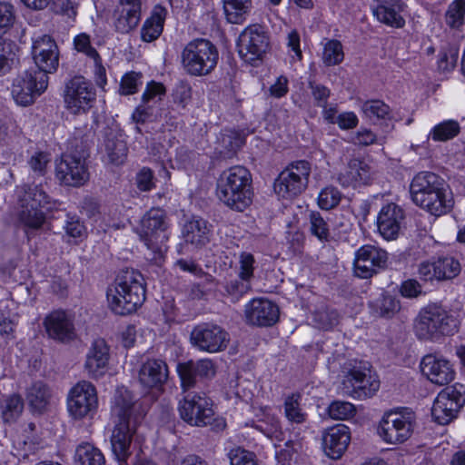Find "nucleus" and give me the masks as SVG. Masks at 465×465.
I'll return each mask as SVG.
<instances>
[{
    "label": "nucleus",
    "instance_id": "nucleus-13",
    "mask_svg": "<svg viewBox=\"0 0 465 465\" xmlns=\"http://www.w3.org/2000/svg\"><path fill=\"white\" fill-rule=\"evenodd\" d=\"M95 100V88L84 76H74L66 83L64 102L65 108L72 114L87 113L94 106Z\"/></svg>",
    "mask_w": 465,
    "mask_h": 465
},
{
    "label": "nucleus",
    "instance_id": "nucleus-47",
    "mask_svg": "<svg viewBox=\"0 0 465 465\" xmlns=\"http://www.w3.org/2000/svg\"><path fill=\"white\" fill-rule=\"evenodd\" d=\"M465 0L452 1L445 13V22L450 28H460L464 24Z\"/></svg>",
    "mask_w": 465,
    "mask_h": 465
},
{
    "label": "nucleus",
    "instance_id": "nucleus-26",
    "mask_svg": "<svg viewBox=\"0 0 465 465\" xmlns=\"http://www.w3.org/2000/svg\"><path fill=\"white\" fill-rule=\"evenodd\" d=\"M404 219V211L394 203L384 205L377 218L378 230L386 240L397 238L401 222Z\"/></svg>",
    "mask_w": 465,
    "mask_h": 465
},
{
    "label": "nucleus",
    "instance_id": "nucleus-55",
    "mask_svg": "<svg viewBox=\"0 0 465 465\" xmlns=\"http://www.w3.org/2000/svg\"><path fill=\"white\" fill-rule=\"evenodd\" d=\"M459 49L455 46H449L441 50L438 59L439 70L445 72L452 70L458 62Z\"/></svg>",
    "mask_w": 465,
    "mask_h": 465
},
{
    "label": "nucleus",
    "instance_id": "nucleus-34",
    "mask_svg": "<svg viewBox=\"0 0 465 465\" xmlns=\"http://www.w3.org/2000/svg\"><path fill=\"white\" fill-rule=\"evenodd\" d=\"M51 398L50 388L41 381L34 382L26 391V401L34 412L43 413L49 405Z\"/></svg>",
    "mask_w": 465,
    "mask_h": 465
},
{
    "label": "nucleus",
    "instance_id": "nucleus-58",
    "mask_svg": "<svg viewBox=\"0 0 465 465\" xmlns=\"http://www.w3.org/2000/svg\"><path fill=\"white\" fill-rule=\"evenodd\" d=\"M64 229L65 233L72 238H82L86 233V228L80 218L70 213L66 214Z\"/></svg>",
    "mask_w": 465,
    "mask_h": 465
},
{
    "label": "nucleus",
    "instance_id": "nucleus-41",
    "mask_svg": "<svg viewBox=\"0 0 465 465\" xmlns=\"http://www.w3.org/2000/svg\"><path fill=\"white\" fill-rule=\"evenodd\" d=\"M41 208H30L22 206L19 213V220L26 228L25 232L29 234L31 230H38L42 227L45 221L44 213Z\"/></svg>",
    "mask_w": 465,
    "mask_h": 465
},
{
    "label": "nucleus",
    "instance_id": "nucleus-11",
    "mask_svg": "<svg viewBox=\"0 0 465 465\" xmlns=\"http://www.w3.org/2000/svg\"><path fill=\"white\" fill-rule=\"evenodd\" d=\"M312 164L306 160L290 163L274 182L275 193L282 198H293L302 194L308 187Z\"/></svg>",
    "mask_w": 465,
    "mask_h": 465
},
{
    "label": "nucleus",
    "instance_id": "nucleus-33",
    "mask_svg": "<svg viewBox=\"0 0 465 465\" xmlns=\"http://www.w3.org/2000/svg\"><path fill=\"white\" fill-rule=\"evenodd\" d=\"M167 14V9L162 5L153 6L150 16L144 20L140 30L143 42H153L162 35Z\"/></svg>",
    "mask_w": 465,
    "mask_h": 465
},
{
    "label": "nucleus",
    "instance_id": "nucleus-2",
    "mask_svg": "<svg viewBox=\"0 0 465 465\" xmlns=\"http://www.w3.org/2000/svg\"><path fill=\"white\" fill-rule=\"evenodd\" d=\"M410 193L417 206L437 217L450 213L454 205L450 185L432 172L418 173L411 182Z\"/></svg>",
    "mask_w": 465,
    "mask_h": 465
},
{
    "label": "nucleus",
    "instance_id": "nucleus-59",
    "mask_svg": "<svg viewBox=\"0 0 465 465\" xmlns=\"http://www.w3.org/2000/svg\"><path fill=\"white\" fill-rule=\"evenodd\" d=\"M228 456L231 465H258L255 454L242 448L231 450Z\"/></svg>",
    "mask_w": 465,
    "mask_h": 465
},
{
    "label": "nucleus",
    "instance_id": "nucleus-27",
    "mask_svg": "<svg viewBox=\"0 0 465 465\" xmlns=\"http://www.w3.org/2000/svg\"><path fill=\"white\" fill-rule=\"evenodd\" d=\"M109 357V347L105 341L94 340L88 350L84 362V370L89 377L98 379L104 376L107 371Z\"/></svg>",
    "mask_w": 465,
    "mask_h": 465
},
{
    "label": "nucleus",
    "instance_id": "nucleus-10",
    "mask_svg": "<svg viewBox=\"0 0 465 465\" xmlns=\"http://www.w3.org/2000/svg\"><path fill=\"white\" fill-rule=\"evenodd\" d=\"M178 411L181 419L189 425L203 427L214 420L215 430H221L226 427L223 419H213L212 402L203 392H187L180 401Z\"/></svg>",
    "mask_w": 465,
    "mask_h": 465
},
{
    "label": "nucleus",
    "instance_id": "nucleus-23",
    "mask_svg": "<svg viewBox=\"0 0 465 465\" xmlns=\"http://www.w3.org/2000/svg\"><path fill=\"white\" fill-rule=\"evenodd\" d=\"M47 335L61 342H70L76 337L73 317L62 310L54 311L44 320Z\"/></svg>",
    "mask_w": 465,
    "mask_h": 465
},
{
    "label": "nucleus",
    "instance_id": "nucleus-45",
    "mask_svg": "<svg viewBox=\"0 0 465 465\" xmlns=\"http://www.w3.org/2000/svg\"><path fill=\"white\" fill-rule=\"evenodd\" d=\"M363 114L370 120L387 119L391 116V109L388 104L381 100L366 101L361 105Z\"/></svg>",
    "mask_w": 465,
    "mask_h": 465
},
{
    "label": "nucleus",
    "instance_id": "nucleus-49",
    "mask_svg": "<svg viewBox=\"0 0 465 465\" xmlns=\"http://www.w3.org/2000/svg\"><path fill=\"white\" fill-rule=\"evenodd\" d=\"M374 306L376 313L385 318H391L401 309L400 302L389 294L380 297Z\"/></svg>",
    "mask_w": 465,
    "mask_h": 465
},
{
    "label": "nucleus",
    "instance_id": "nucleus-1",
    "mask_svg": "<svg viewBox=\"0 0 465 465\" xmlns=\"http://www.w3.org/2000/svg\"><path fill=\"white\" fill-rule=\"evenodd\" d=\"M145 412L133 393L126 388L115 391L112 405L114 430L111 435V448L118 465H156L148 460L135 457L132 460L131 444Z\"/></svg>",
    "mask_w": 465,
    "mask_h": 465
},
{
    "label": "nucleus",
    "instance_id": "nucleus-42",
    "mask_svg": "<svg viewBox=\"0 0 465 465\" xmlns=\"http://www.w3.org/2000/svg\"><path fill=\"white\" fill-rule=\"evenodd\" d=\"M438 271V281L450 280L460 272V264L451 256L440 257L435 261Z\"/></svg>",
    "mask_w": 465,
    "mask_h": 465
},
{
    "label": "nucleus",
    "instance_id": "nucleus-38",
    "mask_svg": "<svg viewBox=\"0 0 465 465\" xmlns=\"http://www.w3.org/2000/svg\"><path fill=\"white\" fill-rule=\"evenodd\" d=\"M76 465H104L105 460L99 449L89 443L79 445L75 451Z\"/></svg>",
    "mask_w": 465,
    "mask_h": 465
},
{
    "label": "nucleus",
    "instance_id": "nucleus-21",
    "mask_svg": "<svg viewBox=\"0 0 465 465\" xmlns=\"http://www.w3.org/2000/svg\"><path fill=\"white\" fill-rule=\"evenodd\" d=\"M177 371L181 379L183 391L193 388L197 379H212L216 373L215 363L210 359H202L197 361H187L177 365Z\"/></svg>",
    "mask_w": 465,
    "mask_h": 465
},
{
    "label": "nucleus",
    "instance_id": "nucleus-30",
    "mask_svg": "<svg viewBox=\"0 0 465 465\" xmlns=\"http://www.w3.org/2000/svg\"><path fill=\"white\" fill-rule=\"evenodd\" d=\"M167 378V364L160 359H148L141 365L138 373L139 382L147 389L162 387Z\"/></svg>",
    "mask_w": 465,
    "mask_h": 465
},
{
    "label": "nucleus",
    "instance_id": "nucleus-9",
    "mask_svg": "<svg viewBox=\"0 0 465 465\" xmlns=\"http://www.w3.org/2000/svg\"><path fill=\"white\" fill-rule=\"evenodd\" d=\"M457 329V320L437 305L423 308L414 325L416 336L424 341H437L440 337L453 334Z\"/></svg>",
    "mask_w": 465,
    "mask_h": 465
},
{
    "label": "nucleus",
    "instance_id": "nucleus-15",
    "mask_svg": "<svg viewBox=\"0 0 465 465\" xmlns=\"http://www.w3.org/2000/svg\"><path fill=\"white\" fill-rule=\"evenodd\" d=\"M237 47L239 55L245 63L255 64L265 54L269 38L262 26L250 25L240 34Z\"/></svg>",
    "mask_w": 465,
    "mask_h": 465
},
{
    "label": "nucleus",
    "instance_id": "nucleus-19",
    "mask_svg": "<svg viewBox=\"0 0 465 465\" xmlns=\"http://www.w3.org/2000/svg\"><path fill=\"white\" fill-rule=\"evenodd\" d=\"M388 253L386 251L365 244L355 252L353 261L354 274L361 279H369L387 265Z\"/></svg>",
    "mask_w": 465,
    "mask_h": 465
},
{
    "label": "nucleus",
    "instance_id": "nucleus-8",
    "mask_svg": "<svg viewBox=\"0 0 465 465\" xmlns=\"http://www.w3.org/2000/svg\"><path fill=\"white\" fill-rule=\"evenodd\" d=\"M218 60L216 46L203 38H196L187 43L181 54L182 66L191 76L210 74L216 67Z\"/></svg>",
    "mask_w": 465,
    "mask_h": 465
},
{
    "label": "nucleus",
    "instance_id": "nucleus-24",
    "mask_svg": "<svg viewBox=\"0 0 465 465\" xmlns=\"http://www.w3.org/2000/svg\"><path fill=\"white\" fill-rule=\"evenodd\" d=\"M279 308L265 298L252 299L245 306V316L249 323L257 326H272L279 319Z\"/></svg>",
    "mask_w": 465,
    "mask_h": 465
},
{
    "label": "nucleus",
    "instance_id": "nucleus-53",
    "mask_svg": "<svg viewBox=\"0 0 465 465\" xmlns=\"http://www.w3.org/2000/svg\"><path fill=\"white\" fill-rule=\"evenodd\" d=\"M313 321L319 329L330 330L339 322V314L336 310L322 309L314 313Z\"/></svg>",
    "mask_w": 465,
    "mask_h": 465
},
{
    "label": "nucleus",
    "instance_id": "nucleus-43",
    "mask_svg": "<svg viewBox=\"0 0 465 465\" xmlns=\"http://www.w3.org/2000/svg\"><path fill=\"white\" fill-rule=\"evenodd\" d=\"M344 59L342 45L340 41L328 40L322 51V62L326 66L340 64Z\"/></svg>",
    "mask_w": 465,
    "mask_h": 465
},
{
    "label": "nucleus",
    "instance_id": "nucleus-16",
    "mask_svg": "<svg viewBox=\"0 0 465 465\" xmlns=\"http://www.w3.org/2000/svg\"><path fill=\"white\" fill-rule=\"evenodd\" d=\"M230 341L229 333L221 326L213 323L196 325L191 332V342L199 351L215 353L224 351Z\"/></svg>",
    "mask_w": 465,
    "mask_h": 465
},
{
    "label": "nucleus",
    "instance_id": "nucleus-46",
    "mask_svg": "<svg viewBox=\"0 0 465 465\" xmlns=\"http://www.w3.org/2000/svg\"><path fill=\"white\" fill-rule=\"evenodd\" d=\"M310 232L321 242L330 240V228L327 221L319 212L312 211L309 214Z\"/></svg>",
    "mask_w": 465,
    "mask_h": 465
},
{
    "label": "nucleus",
    "instance_id": "nucleus-37",
    "mask_svg": "<svg viewBox=\"0 0 465 465\" xmlns=\"http://www.w3.org/2000/svg\"><path fill=\"white\" fill-rule=\"evenodd\" d=\"M52 155L47 151L40 149L28 151L26 163L30 171L36 176L43 177L47 173Z\"/></svg>",
    "mask_w": 465,
    "mask_h": 465
},
{
    "label": "nucleus",
    "instance_id": "nucleus-22",
    "mask_svg": "<svg viewBox=\"0 0 465 465\" xmlns=\"http://www.w3.org/2000/svg\"><path fill=\"white\" fill-rule=\"evenodd\" d=\"M420 370L430 382L440 386L449 384L455 377L452 363L435 354H427L422 358Z\"/></svg>",
    "mask_w": 465,
    "mask_h": 465
},
{
    "label": "nucleus",
    "instance_id": "nucleus-4",
    "mask_svg": "<svg viewBox=\"0 0 465 465\" xmlns=\"http://www.w3.org/2000/svg\"><path fill=\"white\" fill-rule=\"evenodd\" d=\"M252 174L242 166L235 165L223 171L217 180L216 195L227 207L242 212L252 202Z\"/></svg>",
    "mask_w": 465,
    "mask_h": 465
},
{
    "label": "nucleus",
    "instance_id": "nucleus-39",
    "mask_svg": "<svg viewBox=\"0 0 465 465\" xmlns=\"http://www.w3.org/2000/svg\"><path fill=\"white\" fill-rule=\"evenodd\" d=\"M141 22L137 15L130 14L124 10L116 8L114 12V28L115 32L125 35L134 31Z\"/></svg>",
    "mask_w": 465,
    "mask_h": 465
},
{
    "label": "nucleus",
    "instance_id": "nucleus-60",
    "mask_svg": "<svg viewBox=\"0 0 465 465\" xmlns=\"http://www.w3.org/2000/svg\"><path fill=\"white\" fill-rule=\"evenodd\" d=\"M308 85L311 89L314 104L318 107L325 108L331 94L330 89L325 85L318 84L314 81H309Z\"/></svg>",
    "mask_w": 465,
    "mask_h": 465
},
{
    "label": "nucleus",
    "instance_id": "nucleus-31",
    "mask_svg": "<svg viewBox=\"0 0 465 465\" xmlns=\"http://www.w3.org/2000/svg\"><path fill=\"white\" fill-rule=\"evenodd\" d=\"M405 7L401 0H378L373 14L381 23L391 27L402 28L405 25V19L401 13Z\"/></svg>",
    "mask_w": 465,
    "mask_h": 465
},
{
    "label": "nucleus",
    "instance_id": "nucleus-25",
    "mask_svg": "<svg viewBox=\"0 0 465 465\" xmlns=\"http://www.w3.org/2000/svg\"><path fill=\"white\" fill-rule=\"evenodd\" d=\"M373 170L371 165L360 158H352L346 168L337 175V182L342 187L356 188L368 184L372 179Z\"/></svg>",
    "mask_w": 465,
    "mask_h": 465
},
{
    "label": "nucleus",
    "instance_id": "nucleus-29",
    "mask_svg": "<svg viewBox=\"0 0 465 465\" xmlns=\"http://www.w3.org/2000/svg\"><path fill=\"white\" fill-rule=\"evenodd\" d=\"M46 185L40 183L25 184L19 194L21 206L30 208H45L47 211L57 209L60 203L53 200L47 193L45 186Z\"/></svg>",
    "mask_w": 465,
    "mask_h": 465
},
{
    "label": "nucleus",
    "instance_id": "nucleus-32",
    "mask_svg": "<svg viewBox=\"0 0 465 465\" xmlns=\"http://www.w3.org/2000/svg\"><path fill=\"white\" fill-rule=\"evenodd\" d=\"M207 221L199 216H193L183 227L182 234L186 243L195 248H202L210 242L212 230Z\"/></svg>",
    "mask_w": 465,
    "mask_h": 465
},
{
    "label": "nucleus",
    "instance_id": "nucleus-40",
    "mask_svg": "<svg viewBox=\"0 0 465 465\" xmlns=\"http://www.w3.org/2000/svg\"><path fill=\"white\" fill-rule=\"evenodd\" d=\"M460 124L454 120L443 121L436 124L429 134V138L435 142H445L453 139L460 133Z\"/></svg>",
    "mask_w": 465,
    "mask_h": 465
},
{
    "label": "nucleus",
    "instance_id": "nucleus-6",
    "mask_svg": "<svg viewBox=\"0 0 465 465\" xmlns=\"http://www.w3.org/2000/svg\"><path fill=\"white\" fill-rule=\"evenodd\" d=\"M340 391L349 397L362 400L373 396L380 388L378 377L372 373L369 362L350 360L341 369Z\"/></svg>",
    "mask_w": 465,
    "mask_h": 465
},
{
    "label": "nucleus",
    "instance_id": "nucleus-62",
    "mask_svg": "<svg viewBox=\"0 0 465 465\" xmlns=\"http://www.w3.org/2000/svg\"><path fill=\"white\" fill-rule=\"evenodd\" d=\"M295 443L289 440L276 450V465H292L293 454L296 451Z\"/></svg>",
    "mask_w": 465,
    "mask_h": 465
},
{
    "label": "nucleus",
    "instance_id": "nucleus-36",
    "mask_svg": "<svg viewBox=\"0 0 465 465\" xmlns=\"http://www.w3.org/2000/svg\"><path fill=\"white\" fill-rule=\"evenodd\" d=\"M126 143L113 134L106 135L104 139V153L109 163L120 165L124 163L127 156Z\"/></svg>",
    "mask_w": 465,
    "mask_h": 465
},
{
    "label": "nucleus",
    "instance_id": "nucleus-18",
    "mask_svg": "<svg viewBox=\"0 0 465 465\" xmlns=\"http://www.w3.org/2000/svg\"><path fill=\"white\" fill-rule=\"evenodd\" d=\"M413 420L411 415L390 411L385 413L377 428L378 435L389 444H400L412 434Z\"/></svg>",
    "mask_w": 465,
    "mask_h": 465
},
{
    "label": "nucleus",
    "instance_id": "nucleus-48",
    "mask_svg": "<svg viewBox=\"0 0 465 465\" xmlns=\"http://www.w3.org/2000/svg\"><path fill=\"white\" fill-rule=\"evenodd\" d=\"M299 394H292L285 399L284 412L289 421L294 423H302L306 420V413L300 407Z\"/></svg>",
    "mask_w": 465,
    "mask_h": 465
},
{
    "label": "nucleus",
    "instance_id": "nucleus-20",
    "mask_svg": "<svg viewBox=\"0 0 465 465\" xmlns=\"http://www.w3.org/2000/svg\"><path fill=\"white\" fill-rule=\"evenodd\" d=\"M59 48L55 40L49 35L33 38L32 56L35 64L33 69H39L47 74L54 73L59 65Z\"/></svg>",
    "mask_w": 465,
    "mask_h": 465
},
{
    "label": "nucleus",
    "instance_id": "nucleus-57",
    "mask_svg": "<svg viewBox=\"0 0 465 465\" xmlns=\"http://www.w3.org/2000/svg\"><path fill=\"white\" fill-rule=\"evenodd\" d=\"M255 259L250 252H242L239 257L238 277L251 282L253 278Z\"/></svg>",
    "mask_w": 465,
    "mask_h": 465
},
{
    "label": "nucleus",
    "instance_id": "nucleus-12",
    "mask_svg": "<svg viewBox=\"0 0 465 465\" xmlns=\"http://www.w3.org/2000/svg\"><path fill=\"white\" fill-rule=\"evenodd\" d=\"M47 85L48 76L39 69L30 68L14 78L11 94L16 104L26 107L35 103Z\"/></svg>",
    "mask_w": 465,
    "mask_h": 465
},
{
    "label": "nucleus",
    "instance_id": "nucleus-3",
    "mask_svg": "<svg viewBox=\"0 0 465 465\" xmlns=\"http://www.w3.org/2000/svg\"><path fill=\"white\" fill-rule=\"evenodd\" d=\"M109 306L119 315L130 314L145 301V287L143 275L134 270L122 271L114 283L107 291Z\"/></svg>",
    "mask_w": 465,
    "mask_h": 465
},
{
    "label": "nucleus",
    "instance_id": "nucleus-63",
    "mask_svg": "<svg viewBox=\"0 0 465 465\" xmlns=\"http://www.w3.org/2000/svg\"><path fill=\"white\" fill-rule=\"evenodd\" d=\"M165 94V87L163 84L156 83L152 81L148 83L143 95L142 102L143 104H147L151 101H153L156 97L158 100L162 99V96Z\"/></svg>",
    "mask_w": 465,
    "mask_h": 465
},
{
    "label": "nucleus",
    "instance_id": "nucleus-54",
    "mask_svg": "<svg viewBox=\"0 0 465 465\" xmlns=\"http://www.w3.org/2000/svg\"><path fill=\"white\" fill-rule=\"evenodd\" d=\"M329 415L333 420H347L355 413V407L348 401H333L328 408Z\"/></svg>",
    "mask_w": 465,
    "mask_h": 465
},
{
    "label": "nucleus",
    "instance_id": "nucleus-50",
    "mask_svg": "<svg viewBox=\"0 0 465 465\" xmlns=\"http://www.w3.org/2000/svg\"><path fill=\"white\" fill-rule=\"evenodd\" d=\"M172 96L173 102L177 106V108L185 110L188 104L192 102V86L187 82L180 81L175 84Z\"/></svg>",
    "mask_w": 465,
    "mask_h": 465
},
{
    "label": "nucleus",
    "instance_id": "nucleus-17",
    "mask_svg": "<svg viewBox=\"0 0 465 465\" xmlns=\"http://www.w3.org/2000/svg\"><path fill=\"white\" fill-rule=\"evenodd\" d=\"M98 399L95 387L87 381L77 382L69 391L67 408L74 419L93 415L97 409Z\"/></svg>",
    "mask_w": 465,
    "mask_h": 465
},
{
    "label": "nucleus",
    "instance_id": "nucleus-7",
    "mask_svg": "<svg viewBox=\"0 0 465 465\" xmlns=\"http://www.w3.org/2000/svg\"><path fill=\"white\" fill-rule=\"evenodd\" d=\"M167 227L165 213L159 208L148 211L141 221L139 236L148 250L145 257L157 265L162 263L167 251Z\"/></svg>",
    "mask_w": 465,
    "mask_h": 465
},
{
    "label": "nucleus",
    "instance_id": "nucleus-64",
    "mask_svg": "<svg viewBox=\"0 0 465 465\" xmlns=\"http://www.w3.org/2000/svg\"><path fill=\"white\" fill-rule=\"evenodd\" d=\"M136 183L141 191H150L153 187V173L150 168L143 167L136 176Z\"/></svg>",
    "mask_w": 465,
    "mask_h": 465
},
{
    "label": "nucleus",
    "instance_id": "nucleus-5",
    "mask_svg": "<svg viewBox=\"0 0 465 465\" xmlns=\"http://www.w3.org/2000/svg\"><path fill=\"white\" fill-rule=\"evenodd\" d=\"M90 143L87 139L74 137L68 152L55 160V178L62 185L79 187L89 179L86 159Z\"/></svg>",
    "mask_w": 465,
    "mask_h": 465
},
{
    "label": "nucleus",
    "instance_id": "nucleus-35",
    "mask_svg": "<svg viewBox=\"0 0 465 465\" xmlns=\"http://www.w3.org/2000/svg\"><path fill=\"white\" fill-rule=\"evenodd\" d=\"M252 7V0H224L223 10L226 20L231 24H243Z\"/></svg>",
    "mask_w": 465,
    "mask_h": 465
},
{
    "label": "nucleus",
    "instance_id": "nucleus-28",
    "mask_svg": "<svg viewBox=\"0 0 465 465\" xmlns=\"http://www.w3.org/2000/svg\"><path fill=\"white\" fill-rule=\"evenodd\" d=\"M350 440L349 428L344 424H337L324 432L322 436L323 450L331 459L338 460L347 450Z\"/></svg>",
    "mask_w": 465,
    "mask_h": 465
},
{
    "label": "nucleus",
    "instance_id": "nucleus-14",
    "mask_svg": "<svg viewBox=\"0 0 465 465\" xmlns=\"http://www.w3.org/2000/svg\"><path fill=\"white\" fill-rule=\"evenodd\" d=\"M464 404L465 386L456 383L438 394L431 408V415L437 423L445 425L456 418Z\"/></svg>",
    "mask_w": 465,
    "mask_h": 465
},
{
    "label": "nucleus",
    "instance_id": "nucleus-44",
    "mask_svg": "<svg viewBox=\"0 0 465 465\" xmlns=\"http://www.w3.org/2000/svg\"><path fill=\"white\" fill-rule=\"evenodd\" d=\"M1 409L5 421H14L24 410V401L20 395L13 394L4 400Z\"/></svg>",
    "mask_w": 465,
    "mask_h": 465
},
{
    "label": "nucleus",
    "instance_id": "nucleus-51",
    "mask_svg": "<svg viewBox=\"0 0 465 465\" xmlns=\"http://www.w3.org/2000/svg\"><path fill=\"white\" fill-rule=\"evenodd\" d=\"M342 193L334 186H326L318 195V205L322 210H331L341 201Z\"/></svg>",
    "mask_w": 465,
    "mask_h": 465
},
{
    "label": "nucleus",
    "instance_id": "nucleus-56",
    "mask_svg": "<svg viewBox=\"0 0 465 465\" xmlns=\"http://www.w3.org/2000/svg\"><path fill=\"white\" fill-rule=\"evenodd\" d=\"M74 47L79 52L84 54L86 56L94 59V61L99 60V54L94 47L91 45L90 35L85 33H81L74 38Z\"/></svg>",
    "mask_w": 465,
    "mask_h": 465
},
{
    "label": "nucleus",
    "instance_id": "nucleus-61",
    "mask_svg": "<svg viewBox=\"0 0 465 465\" xmlns=\"http://www.w3.org/2000/svg\"><path fill=\"white\" fill-rule=\"evenodd\" d=\"M226 292L238 300L251 290V282L242 279H234L228 282L225 286Z\"/></svg>",
    "mask_w": 465,
    "mask_h": 465
},
{
    "label": "nucleus",
    "instance_id": "nucleus-52",
    "mask_svg": "<svg viewBox=\"0 0 465 465\" xmlns=\"http://www.w3.org/2000/svg\"><path fill=\"white\" fill-rule=\"evenodd\" d=\"M143 74L134 71L124 74L120 82L119 93L122 95L136 94L143 84Z\"/></svg>",
    "mask_w": 465,
    "mask_h": 465
}]
</instances>
